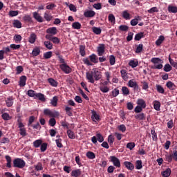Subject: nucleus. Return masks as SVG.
Returning <instances> with one entry per match:
<instances>
[{"label":"nucleus","mask_w":177,"mask_h":177,"mask_svg":"<svg viewBox=\"0 0 177 177\" xmlns=\"http://www.w3.org/2000/svg\"><path fill=\"white\" fill-rule=\"evenodd\" d=\"M86 75V80H88V82H91V84H95V81H99V80L102 78V73L99 71L97 68H93L92 71L87 72Z\"/></svg>","instance_id":"f257e3e1"},{"label":"nucleus","mask_w":177,"mask_h":177,"mask_svg":"<svg viewBox=\"0 0 177 177\" xmlns=\"http://www.w3.org/2000/svg\"><path fill=\"white\" fill-rule=\"evenodd\" d=\"M151 62L153 64L151 66V68H153V70H161V68H162V65L161 64V63H162V59H160L158 57H153L151 59Z\"/></svg>","instance_id":"f03ea898"},{"label":"nucleus","mask_w":177,"mask_h":177,"mask_svg":"<svg viewBox=\"0 0 177 177\" xmlns=\"http://www.w3.org/2000/svg\"><path fill=\"white\" fill-rule=\"evenodd\" d=\"M13 165L15 168H24L26 167V162L20 158H16L13 160Z\"/></svg>","instance_id":"7ed1b4c3"},{"label":"nucleus","mask_w":177,"mask_h":177,"mask_svg":"<svg viewBox=\"0 0 177 177\" xmlns=\"http://www.w3.org/2000/svg\"><path fill=\"white\" fill-rule=\"evenodd\" d=\"M18 121V128H19L20 136H27V131L24 128V124L19 120Z\"/></svg>","instance_id":"20e7f679"},{"label":"nucleus","mask_w":177,"mask_h":177,"mask_svg":"<svg viewBox=\"0 0 177 177\" xmlns=\"http://www.w3.org/2000/svg\"><path fill=\"white\" fill-rule=\"evenodd\" d=\"M111 162H113L114 167L120 168L121 167V162L120 159L115 156H110Z\"/></svg>","instance_id":"39448f33"},{"label":"nucleus","mask_w":177,"mask_h":177,"mask_svg":"<svg viewBox=\"0 0 177 177\" xmlns=\"http://www.w3.org/2000/svg\"><path fill=\"white\" fill-rule=\"evenodd\" d=\"M59 68L64 73H65V74H70L72 71V69L68 66V65H67V64H62L59 65Z\"/></svg>","instance_id":"423d86ee"},{"label":"nucleus","mask_w":177,"mask_h":177,"mask_svg":"<svg viewBox=\"0 0 177 177\" xmlns=\"http://www.w3.org/2000/svg\"><path fill=\"white\" fill-rule=\"evenodd\" d=\"M105 49L106 47L104 46V44H100L97 48L98 56H103V55H104Z\"/></svg>","instance_id":"0eeeda50"},{"label":"nucleus","mask_w":177,"mask_h":177,"mask_svg":"<svg viewBox=\"0 0 177 177\" xmlns=\"http://www.w3.org/2000/svg\"><path fill=\"white\" fill-rule=\"evenodd\" d=\"M46 33L50 34L51 35H56L57 34V28L56 27L48 28L46 30Z\"/></svg>","instance_id":"6e6552de"},{"label":"nucleus","mask_w":177,"mask_h":177,"mask_svg":"<svg viewBox=\"0 0 177 177\" xmlns=\"http://www.w3.org/2000/svg\"><path fill=\"white\" fill-rule=\"evenodd\" d=\"M27 82V77L23 75L19 78V86H26V82Z\"/></svg>","instance_id":"1a4fd4ad"},{"label":"nucleus","mask_w":177,"mask_h":177,"mask_svg":"<svg viewBox=\"0 0 177 177\" xmlns=\"http://www.w3.org/2000/svg\"><path fill=\"white\" fill-rule=\"evenodd\" d=\"M32 15H33L34 19H35V20H37V21H38L39 23H42L44 21L42 17H41V15L38 14V12H34Z\"/></svg>","instance_id":"9d476101"},{"label":"nucleus","mask_w":177,"mask_h":177,"mask_svg":"<svg viewBox=\"0 0 177 177\" xmlns=\"http://www.w3.org/2000/svg\"><path fill=\"white\" fill-rule=\"evenodd\" d=\"M129 66L132 67V68H135V67H138V66H139V62L138 59H131L129 62Z\"/></svg>","instance_id":"9b49d317"},{"label":"nucleus","mask_w":177,"mask_h":177,"mask_svg":"<svg viewBox=\"0 0 177 177\" xmlns=\"http://www.w3.org/2000/svg\"><path fill=\"white\" fill-rule=\"evenodd\" d=\"M122 17H123V19H125V20H131V14H129V12H128V10H124L122 12Z\"/></svg>","instance_id":"f8f14e48"},{"label":"nucleus","mask_w":177,"mask_h":177,"mask_svg":"<svg viewBox=\"0 0 177 177\" xmlns=\"http://www.w3.org/2000/svg\"><path fill=\"white\" fill-rule=\"evenodd\" d=\"M91 119L93 121H94V122H96V121H99V120H100V116L97 115L96 111H92Z\"/></svg>","instance_id":"ddd939ff"},{"label":"nucleus","mask_w":177,"mask_h":177,"mask_svg":"<svg viewBox=\"0 0 177 177\" xmlns=\"http://www.w3.org/2000/svg\"><path fill=\"white\" fill-rule=\"evenodd\" d=\"M44 44L45 48H46V49H48V50H52V49H53V44H52L50 41H45L44 42Z\"/></svg>","instance_id":"4468645a"},{"label":"nucleus","mask_w":177,"mask_h":177,"mask_svg":"<svg viewBox=\"0 0 177 177\" xmlns=\"http://www.w3.org/2000/svg\"><path fill=\"white\" fill-rule=\"evenodd\" d=\"M95 15H96V12H95V11H92V10H87V11L84 12V17H93V16H95Z\"/></svg>","instance_id":"2eb2a0df"},{"label":"nucleus","mask_w":177,"mask_h":177,"mask_svg":"<svg viewBox=\"0 0 177 177\" xmlns=\"http://www.w3.org/2000/svg\"><path fill=\"white\" fill-rule=\"evenodd\" d=\"M35 41H37V35L32 32L29 37L28 42H30V44H35Z\"/></svg>","instance_id":"dca6fc26"},{"label":"nucleus","mask_w":177,"mask_h":177,"mask_svg":"<svg viewBox=\"0 0 177 177\" xmlns=\"http://www.w3.org/2000/svg\"><path fill=\"white\" fill-rule=\"evenodd\" d=\"M13 97H9L7 98V100H6V104L7 107H12V106H13Z\"/></svg>","instance_id":"f3484780"},{"label":"nucleus","mask_w":177,"mask_h":177,"mask_svg":"<svg viewBox=\"0 0 177 177\" xmlns=\"http://www.w3.org/2000/svg\"><path fill=\"white\" fill-rule=\"evenodd\" d=\"M124 165H125L126 168L129 171H132L135 168V166H133V164L131 162L126 161L124 162Z\"/></svg>","instance_id":"a211bd4d"},{"label":"nucleus","mask_w":177,"mask_h":177,"mask_svg":"<svg viewBox=\"0 0 177 177\" xmlns=\"http://www.w3.org/2000/svg\"><path fill=\"white\" fill-rule=\"evenodd\" d=\"M166 86H167V88L171 91H175V89H176V86L172 82H167Z\"/></svg>","instance_id":"6ab92c4d"},{"label":"nucleus","mask_w":177,"mask_h":177,"mask_svg":"<svg viewBox=\"0 0 177 177\" xmlns=\"http://www.w3.org/2000/svg\"><path fill=\"white\" fill-rule=\"evenodd\" d=\"M48 82H49L50 85H51V86H53L54 88H56L57 85H59V83L53 78H48Z\"/></svg>","instance_id":"aec40b11"},{"label":"nucleus","mask_w":177,"mask_h":177,"mask_svg":"<svg viewBox=\"0 0 177 177\" xmlns=\"http://www.w3.org/2000/svg\"><path fill=\"white\" fill-rule=\"evenodd\" d=\"M81 169H75V170H73L72 172H71V176H73V177H78V176H81Z\"/></svg>","instance_id":"412c9836"},{"label":"nucleus","mask_w":177,"mask_h":177,"mask_svg":"<svg viewBox=\"0 0 177 177\" xmlns=\"http://www.w3.org/2000/svg\"><path fill=\"white\" fill-rule=\"evenodd\" d=\"M137 104H138V106H140V107H142L143 109H146V102H145V100H143V99H138L137 100Z\"/></svg>","instance_id":"4be33fe9"},{"label":"nucleus","mask_w":177,"mask_h":177,"mask_svg":"<svg viewBox=\"0 0 177 177\" xmlns=\"http://www.w3.org/2000/svg\"><path fill=\"white\" fill-rule=\"evenodd\" d=\"M65 5L69 8L71 12H77V7L74 4H70V3H65Z\"/></svg>","instance_id":"5701e85b"},{"label":"nucleus","mask_w":177,"mask_h":177,"mask_svg":"<svg viewBox=\"0 0 177 177\" xmlns=\"http://www.w3.org/2000/svg\"><path fill=\"white\" fill-rule=\"evenodd\" d=\"M135 118L136 120H140V121H143L146 120V116L145 115V113H138L136 115Z\"/></svg>","instance_id":"b1692460"},{"label":"nucleus","mask_w":177,"mask_h":177,"mask_svg":"<svg viewBox=\"0 0 177 177\" xmlns=\"http://www.w3.org/2000/svg\"><path fill=\"white\" fill-rule=\"evenodd\" d=\"M12 26L15 28H21V22L17 19L14 20L12 23Z\"/></svg>","instance_id":"393cba45"},{"label":"nucleus","mask_w":177,"mask_h":177,"mask_svg":"<svg viewBox=\"0 0 177 177\" xmlns=\"http://www.w3.org/2000/svg\"><path fill=\"white\" fill-rule=\"evenodd\" d=\"M13 39L15 41V44H20L21 42V39H23V37H21V35H15Z\"/></svg>","instance_id":"a878e982"},{"label":"nucleus","mask_w":177,"mask_h":177,"mask_svg":"<svg viewBox=\"0 0 177 177\" xmlns=\"http://www.w3.org/2000/svg\"><path fill=\"white\" fill-rule=\"evenodd\" d=\"M128 86L130 88H136V86H138V83L134 80H131L128 82Z\"/></svg>","instance_id":"bb28decb"},{"label":"nucleus","mask_w":177,"mask_h":177,"mask_svg":"<svg viewBox=\"0 0 177 177\" xmlns=\"http://www.w3.org/2000/svg\"><path fill=\"white\" fill-rule=\"evenodd\" d=\"M160 107H161V103H160V102H158V101H154L153 102V109H155V110H156V111H160Z\"/></svg>","instance_id":"cd10ccee"},{"label":"nucleus","mask_w":177,"mask_h":177,"mask_svg":"<svg viewBox=\"0 0 177 177\" xmlns=\"http://www.w3.org/2000/svg\"><path fill=\"white\" fill-rule=\"evenodd\" d=\"M165 39V38L164 37V36H160L156 41V45L157 46H160V45H161L162 44V42H164Z\"/></svg>","instance_id":"c85d7f7f"},{"label":"nucleus","mask_w":177,"mask_h":177,"mask_svg":"<svg viewBox=\"0 0 177 177\" xmlns=\"http://www.w3.org/2000/svg\"><path fill=\"white\" fill-rule=\"evenodd\" d=\"M41 53V49L39 47H35L32 52L33 56H38Z\"/></svg>","instance_id":"c756f323"},{"label":"nucleus","mask_w":177,"mask_h":177,"mask_svg":"<svg viewBox=\"0 0 177 177\" xmlns=\"http://www.w3.org/2000/svg\"><path fill=\"white\" fill-rule=\"evenodd\" d=\"M120 74L122 75V79L124 80V81H127V80H128V73H127V71L126 70H121L120 71Z\"/></svg>","instance_id":"7c9ffc66"},{"label":"nucleus","mask_w":177,"mask_h":177,"mask_svg":"<svg viewBox=\"0 0 177 177\" xmlns=\"http://www.w3.org/2000/svg\"><path fill=\"white\" fill-rule=\"evenodd\" d=\"M89 59L92 63H97L99 61L97 60V56L95 54H92L89 56Z\"/></svg>","instance_id":"2f4dec72"},{"label":"nucleus","mask_w":177,"mask_h":177,"mask_svg":"<svg viewBox=\"0 0 177 177\" xmlns=\"http://www.w3.org/2000/svg\"><path fill=\"white\" fill-rule=\"evenodd\" d=\"M108 19H109V21H110L111 24H115V17H114V15L109 14Z\"/></svg>","instance_id":"473e14b6"},{"label":"nucleus","mask_w":177,"mask_h":177,"mask_svg":"<svg viewBox=\"0 0 177 177\" xmlns=\"http://www.w3.org/2000/svg\"><path fill=\"white\" fill-rule=\"evenodd\" d=\"M122 95H124V96H128V95H129V89L127 86L122 87Z\"/></svg>","instance_id":"72a5a7b5"},{"label":"nucleus","mask_w":177,"mask_h":177,"mask_svg":"<svg viewBox=\"0 0 177 177\" xmlns=\"http://www.w3.org/2000/svg\"><path fill=\"white\" fill-rule=\"evenodd\" d=\"M92 30L93 32H94V34H96L97 35L102 34V29H100V28L93 27Z\"/></svg>","instance_id":"f704fd0d"},{"label":"nucleus","mask_w":177,"mask_h":177,"mask_svg":"<svg viewBox=\"0 0 177 177\" xmlns=\"http://www.w3.org/2000/svg\"><path fill=\"white\" fill-rule=\"evenodd\" d=\"M169 175H171V169L169 168L162 172V176L163 177H168Z\"/></svg>","instance_id":"c9c22d12"},{"label":"nucleus","mask_w":177,"mask_h":177,"mask_svg":"<svg viewBox=\"0 0 177 177\" xmlns=\"http://www.w3.org/2000/svg\"><path fill=\"white\" fill-rule=\"evenodd\" d=\"M44 114L48 115L49 117H54L55 114L50 109H44Z\"/></svg>","instance_id":"e433bc0d"},{"label":"nucleus","mask_w":177,"mask_h":177,"mask_svg":"<svg viewBox=\"0 0 177 177\" xmlns=\"http://www.w3.org/2000/svg\"><path fill=\"white\" fill-rule=\"evenodd\" d=\"M6 160L7 161L6 166L8 167V168H10L12 167V158H10V156H6Z\"/></svg>","instance_id":"4c0bfd02"},{"label":"nucleus","mask_w":177,"mask_h":177,"mask_svg":"<svg viewBox=\"0 0 177 177\" xmlns=\"http://www.w3.org/2000/svg\"><path fill=\"white\" fill-rule=\"evenodd\" d=\"M168 10H169V13H177V7L169 6L168 7Z\"/></svg>","instance_id":"58836bf2"},{"label":"nucleus","mask_w":177,"mask_h":177,"mask_svg":"<svg viewBox=\"0 0 177 177\" xmlns=\"http://www.w3.org/2000/svg\"><path fill=\"white\" fill-rule=\"evenodd\" d=\"M140 20H142V19L140 18V17H138L137 18H136V19H132V20L131 21V26H135L138 25V21H140Z\"/></svg>","instance_id":"ea45409f"},{"label":"nucleus","mask_w":177,"mask_h":177,"mask_svg":"<svg viewBox=\"0 0 177 177\" xmlns=\"http://www.w3.org/2000/svg\"><path fill=\"white\" fill-rule=\"evenodd\" d=\"M35 97H38L39 100H41V102H45V95L42 93H36Z\"/></svg>","instance_id":"a19ab883"},{"label":"nucleus","mask_w":177,"mask_h":177,"mask_svg":"<svg viewBox=\"0 0 177 177\" xmlns=\"http://www.w3.org/2000/svg\"><path fill=\"white\" fill-rule=\"evenodd\" d=\"M1 117L5 121H9V120H12L11 116L9 115L8 113H3Z\"/></svg>","instance_id":"79ce46f5"},{"label":"nucleus","mask_w":177,"mask_h":177,"mask_svg":"<svg viewBox=\"0 0 177 177\" xmlns=\"http://www.w3.org/2000/svg\"><path fill=\"white\" fill-rule=\"evenodd\" d=\"M67 135L69 139H75V134H74V132H73V131L68 130Z\"/></svg>","instance_id":"37998d69"},{"label":"nucleus","mask_w":177,"mask_h":177,"mask_svg":"<svg viewBox=\"0 0 177 177\" xmlns=\"http://www.w3.org/2000/svg\"><path fill=\"white\" fill-rule=\"evenodd\" d=\"M57 100H58L57 96L53 97L50 102V104H52V106H53L54 107H56V106H57Z\"/></svg>","instance_id":"c03bdc74"},{"label":"nucleus","mask_w":177,"mask_h":177,"mask_svg":"<svg viewBox=\"0 0 177 177\" xmlns=\"http://www.w3.org/2000/svg\"><path fill=\"white\" fill-rule=\"evenodd\" d=\"M72 27L75 30H80L81 29V24H80V22H74L72 24Z\"/></svg>","instance_id":"a18cd8bd"},{"label":"nucleus","mask_w":177,"mask_h":177,"mask_svg":"<svg viewBox=\"0 0 177 177\" xmlns=\"http://www.w3.org/2000/svg\"><path fill=\"white\" fill-rule=\"evenodd\" d=\"M42 145V140H37L33 142L34 147L38 148Z\"/></svg>","instance_id":"49530a36"},{"label":"nucleus","mask_w":177,"mask_h":177,"mask_svg":"<svg viewBox=\"0 0 177 177\" xmlns=\"http://www.w3.org/2000/svg\"><path fill=\"white\" fill-rule=\"evenodd\" d=\"M86 157L90 160H93L96 156H95V153L88 151L86 153Z\"/></svg>","instance_id":"de8ad7c7"},{"label":"nucleus","mask_w":177,"mask_h":177,"mask_svg":"<svg viewBox=\"0 0 177 177\" xmlns=\"http://www.w3.org/2000/svg\"><path fill=\"white\" fill-rule=\"evenodd\" d=\"M100 89L101 92H103V93H107L109 91V87L106 86H100Z\"/></svg>","instance_id":"09e8293b"},{"label":"nucleus","mask_w":177,"mask_h":177,"mask_svg":"<svg viewBox=\"0 0 177 177\" xmlns=\"http://www.w3.org/2000/svg\"><path fill=\"white\" fill-rule=\"evenodd\" d=\"M65 111H66V114L69 117H73V112H71V107L66 106L65 107Z\"/></svg>","instance_id":"8fccbe9b"},{"label":"nucleus","mask_w":177,"mask_h":177,"mask_svg":"<svg viewBox=\"0 0 177 177\" xmlns=\"http://www.w3.org/2000/svg\"><path fill=\"white\" fill-rule=\"evenodd\" d=\"M136 169H142L143 166L142 165V160H137L136 162Z\"/></svg>","instance_id":"3c124183"},{"label":"nucleus","mask_w":177,"mask_h":177,"mask_svg":"<svg viewBox=\"0 0 177 177\" xmlns=\"http://www.w3.org/2000/svg\"><path fill=\"white\" fill-rule=\"evenodd\" d=\"M44 17L45 19V20H46V21H50V20H52V19H53V17H52V15L45 12Z\"/></svg>","instance_id":"603ef678"},{"label":"nucleus","mask_w":177,"mask_h":177,"mask_svg":"<svg viewBox=\"0 0 177 177\" xmlns=\"http://www.w3.org/2000/svg\"><path fill=\"white\" fill-rule=\"evenodd\" d=\"M171 70H172V66H171V65H169V64H167L165 65L164 71H165L166 73H169V71H171Z\"/></svg>","instance_id":"864d4df0"},{"label":"nucleus","mask_w":177,"mask_h":177,"mask_svg":"<svg viewBox=\"0 0 177 177\" xmlns=\"http://www.w3.org/2000/svg\"><path fill=\"white\" fill-rule=\"evenodd\" d=\"M35 170L36 171H42L44 169V167H42V163L38 162L35 166Z\"/></svg>","instance_id":"5fc2aeb1"},{"label":"nucleus","mask_w":177,"mask_h":177,"mask_svg":"<svg viewBox=\"0 0 177 177\" xmlns=\"http://www.w3.org/2000/svg\"><path fill=\"white\" fill-rule=\"evenodd\" d=\"M43 57L44 59H50V57H52V51H48L44 53Z\"/></svg>","instance_id":"6e6d98bb"},{"label":"nucleus","mask_w":177,"mask_h":177,"mask_svg":"<svg viewBox=\"0 0 177 177\" xmlns=\"http://www.w3.org/2000/svg\"><path fill=\"white\" fill-rule=\"evenodd\" d=\"M119 30L120 31H128V30H129V27L127 25H121L119 26Z\"/></svg>","instance_id":"4d7b16f0"},{"label":"nucleus","mask_w":177,"mask_h":177,"mask_svg":"<svg viewBox=\"0 0 177 177\" xmlns=\"http://www.w3.org/2000/svg\"><path fill=\"white\" fill-rule=\"evenodd\" d=\"M80 53L81 55V56H82L84 57V56H85L86 53H85V46H80Z\"/></svg>","instance_id":"13d9d810"},{"label":"nucleus","mask_w":177,"mask_h":177,"mask_svg":"<svg viewBox=\"0 0 177 177\" xmlns=\"http://www.w3.org/2000/svg\"><path fill=\"white\" fill-rule=\"evenodd\" d=\"M96 138H97V140H98V142H100V143H102V142H103L104 140L103 136H102V134H100V133H97Z\"/></svg>","instance_id":"bf43d9fd"},{"label":"nucleus","mask_w":177,"mask_h":177,"mask_svg":"<svg viewBox=\"0 0 177 177\" xmlns=\"http://www.w3.org/2000/svg\"><path fill=\"white\" fill-rule=\"evenodd\" d=\"M142 85V89L144 91H146L147 89H149V83H147V82L146 81H143L141 82Z\"/></svg>","instance_id":"052dcab7"},{"label":"nucleus","mask_w":177,"mask_h":177,"mask_svg":"<svg viewBox=\"0 0 177 177\" xmlns=\"http://www.w3.org/2000/svg\"><path fill=\"white\" fill-rule=\"evenodd\" d=\"M23 20L24 21H27L28 23H30L32 21V18L30 15H26L24 17H23Z\"/></svg>","instance_id":"680f3d73"},{"label":"nucleus","mask_w":177,"mask_h":177,"mask_svg":"<svg viewBox=\"0 0 177 177\" xmlns=\"http://www.w3.org/2000/svg\"><path fill=\"white\" fill-rule=\"evenodd\" d=\"M127 148L129 149V150H133L135 148V142L127 143Z\"/></svg>","instance_id":"e2e57ef3"},{"label":"nucleus","mask_w":177,"mask_h":177,"mask_svg":"<svg viewBox=\"0 0 177 177\" xmlns=\"http://www.w3.org/2000/svg\"><path fill=\"white\" fill-rule=\"evenodd\" d=\"M143 50V44H139L136 50V53H140Z\"/></svg>","instance_id":"0e129e2a"},{"label":"nucleus","mask_w":177,"mask_h":177,"mask_svg":"<svg viewBox=\"0 0 177 177\" xmlns=\"http://www.w3.org/2000/svg\"><path fill=\"white\" fill-rule=\"evenodd\" d=\"M118 129L121 132H125V131H127V127L124 124H120L118 127Z\"/></svg>","instance_id":"69168bd1"},{"label":"nucleus","mask_w":177,"mask_h":177,"mask_svg":"<svg viewBox=\"0 0 177 177\" xmlns=\"http://www.w3.org/2000/svg\"><path fill=\"white\" fill-rule=\"evenodd\" d=\"M114 136L113 135H110L108 137V142L109 143V145H113V143H114Z\"/></svg>","instance_id":"338daca9"},{"label":"nucleus","mask_w":177,"mask_h":177,"mask_svg":"<svg viewBox=\"0 0 177 177\" xmlns=\"http://www.w3.org/2000/svg\"><path fill=\"white\" fill-rule=\"evenodd\" d=\"M156 89L159 93H164L165 90L161 85H156Z\"/></svg>","instance_id":"774afa93"}]
</instances>
